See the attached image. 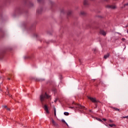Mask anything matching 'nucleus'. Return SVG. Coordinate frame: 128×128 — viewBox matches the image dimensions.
Returning a JSON list of instances; mask_svg holds the SVG:
<instances>
[{
	"label": "nucleus",
	"instance_id": "nucleus-16",
	"mask_svg": "<svg viewBox=\"0 0 128 128\" xmlns=\"http://www.w3.org/2000/svg\"><path fill=\"white\" fill-rule=\"evenodd\" d=\"M62 122H64V124H66V120H64V119L62 120Z\"/></svg>",
	"mask_w": 128,
	"mask_h": 128
},
{
	"label": "nucleus",
	"instance_id": "nucleus-36",
	"mask_svg": "<svg viewBox=\"0 0 128 128\" xmlns=\"http://www.w3.org/2000/svg\"><path fill=\"white\" fill-rule=\"evenodd\" d=\"M96 106H97V105H96Z\"/></svg>",
	"mask_w": 128,
	"mask_h": 128
},
{
	"label": "nucleus",
	"instance_id": "nucleus-4",
	"mask_svg": "<svg viewBox=\"0 0 128 128\" xmlns=\"http://www.w3.org/2000/svg\"><path fill=\"white\" fill-rule=\"evenodd\" d=\"M106 8H111L112 10H114V8H116V6H114L112 5H107L106 6Z\"/></svg>",
	"mask_w": 128,
	"mask_h": 128
},
{
	"label": "nucleus",
	"instance_id": "nucleus-1",
	"mask_svg": "<svg viewBox=\"0 0 128 128\" xmlns=\"http://www.w3.org/2000/svg\"><path fill=\"white\" fill-rule=\"evenodd\" d=\"M50 96H48L46 93L42 94L40 95V100L42 104H44V102L46 100V98H50Z\"/></svg>",
	"mask_w": 128,
	"mask_h": 128
},
{
	"label": "nucleus",
	"instance_id": "nucleus-14",
	"mask_svg": "<svg viewBox=\"0 0 128 128\" xmlns=\"http://www.w3.org/2000/svg\"><path fill=\"white\" fill-rule=\"evenodd\" d=\"M58 100V98H56L54 100V102H56Z\"/></svg>",
	"mask_w": 128,
	"mask_h": 128
},
{
	"label": "nucleus",
	"instance_id": "nucleus-5",
	"mask_svg": "<svg viewBox=\"0 0 128 128\" xmlns=\"http://www.w3.org/2000/svg\"><path fill=\"white\" fill-rule=\"evenodd\" d=\"M37 14H40L42 12V8H39L36 10Z\"/></svg>",
	"mask_w": 128,
	"mask_h": 128
},
{
	"label": "nucleus",
	"instance_id": "nucleus-25",
	"mask_svg": "<svg viewBox=\"0 0 128 128\" xmlns=\"http://www.w3.org/2000/svg\"><path fill=\"white\" fill-rule=\"evenodd\" d=\"M109 122H114V121H112V120H109Z\"/></svg>",
	"mask_w": 128,
	"mask_h": 128
},
{
	"label": "nucleus",
	"instance_id": "nucleus-31",
	"mask_svg": "<svg viewBox=\"0 0 128 128\" xmlns=\"http://www.w3.org/2000/svg\"><path fill=\"white\" fill-rule=\"evenodd\" d=\"M28 57H26V56H24V59H26V58Z\"/></svg>",
	"mask_w": 128,
	"mask_h": 128
},
{
	"label": "nucleus",
	"instance_id": "nucleus-32",
	"mask_svg": "<svg viewBox=\"0 0 128 128\" xmlns=\"http://www.w3.org/2000/svg\"><path fill=\"white\" fill-rule=\"evenodd\" d=\"M117 34H122L120 33L117 32Z\"/></svg>",
	"mask_w": 128,
	"mask_h": 128
},
{
	"label": "nucleus",
	"instance_id": "nucleus-18",
	"mask_svg": "<svg viewBox=\"0 0 128 128\" xmlns=\"http://www.w3.org/2000/svg\"><path fill=\"white\" fill-rule=\"evenodd\" d=\"M2 108H8V106H3Z\"/></svg>",
	"mask_w": 128,
	"mask_h": 128
},
{
	"label": "nucleus",
	"instance_id": "nucleus-23",
	"mask_svg": "<svg viewBox=\"0 0 128 128\" xmlns=\"http://www.w3.org/2000/svg\"><path fill=\"white\" fill-rule=\"evenodd\" d=\"M34 6V4H32V3H30V6Z\"/></svg>",
	"mask_w": 128,
	"mask_h": 128
},
{
	"label": "nucleus",
	"instance_id": "nucleus-11",
	"mask_svg": "<svg viewBox=\"0 0 128 128\" xmlns=\"http://www.w3.org/2000/svg\"><path fill=\"white\" fill-rule=\"evenodd\" d=\"M54 116H56V107H54Z\"/></svg>",
	"mask_w": 128,
	"mask_h": 128
},
{
	"label": "nucleus",
	"instance_id": "nucleus-10",
	"mask_svg": "<svg viewBox=\"0 0 128 128\" xmlns=\"http://www.w3.org/2000/svg\"><path fill=\"white\" fill-rule=\"evenodd\" d=\"M108 56H110V54H106L104 56V58H105V60H106V58H108Z\"/></svg>",
	"mask_w": 128,
	"mask_h": 128
},
{
	"label": "nucleus",
	"instance_id": "nucleus-38",
	"mask_svg": "<svg viewBox=\"0 0 128 128\" xmlns=\"http://www.w3.org/2000/svg\"><path fill=\"white\" fill-rule=\"evenodd\" d=\"M8 80H10V78H8Z\"/></svg>",
	"mask_w": 128,
	"mask_h": 128
},
{
	"label": "nucleus",
	"instance_id": "nucleus-3",
	"mask_svg": "<svg viewBox=\"0 0 128 128\" xmlns=\"http://www.w3.org/2000/svg\"><path fill=\"white\" fill-rule=\"evenodd\" d=\"M88 98L92 102H94V104H98V100H96V98H94L92 97L88 96Z\"/></svg>",
	"mask_w": 128,
	"mask_h": 128
},
{
	"label": "nucleus",
	"instance_id": "nucleus-34",
	"mask_svg": "<svg viewBox=\"0 0 128 128\" xmlns=\"http://www.w3.org/2000/svg\"><path fill=\"white\" fill-rule=\"evenodd\" d=\"M128 25H127V26H126V28H128Z\"/></svg>",
	"mask_w": 128,
	"mask_h": 128
},
{
	"label": "nucleus",
	"instance_id": "nucleus-29",
	"mask_svg": "<svg viewBox=\"0 0 128 128\" xmlns=\"http://www.w3.org/2000/svg\"><path fill=\"white\" fill-rule=\"evenodd\" d=\"M124 6H128V2L126 3V4H124Z\"/></svg>",
	"mask_w": 128,
	"mask_h": 128
},
{
	"label": "nucleus",
	"instance_id": "nucleus-7",
	"mask_svg": "<svg viewBox=\"0 0 128 128\" xmlns=\"http://www.w3.org/2000/svg\"><path fill=\"white\" fill-rule=\"evenodd\" d=\"M52 124L54 125L55 126H58V124L55 122L54 120V119H52Z\"/></svg>",
	"mask_w": 128,
	"mask_h": 128
},
{
	"label": "nucleus",
	"instance_id": "nucleus-33",
	"mask_svg": "<svg viewBox=\"0 0 128 128\" xmlns=\"http://www.w3.org/2000/svg\"><path fill=\"white\" fill-rule=\"evenodd\" d=\"M0 60H2V56H0Z\"/></svg>",
	"mask_w": 128,
	"mask_h": 128
},
{
	"label": "nucleus",
	"instance_id": "nucleus-35",
	"mask_svg": "<svg viewBox=\"0 0 128 128\" xmlns=\"http://www.w3.org/2000/svg\"><path fill=\"white\" fill-rule=\"evenodd\" d=\"M106 0V2H108V0Z\"/></svg>",
	"mask_w": 128,
	"mask_h": 128
},
{
	"label": "nucleus",
	"instance_id": "nucleus-15",
	"mask_svg": "<svg viewBox=\"0 0 128 128\" xmlns=\"http://www.w3.org/2000/svg\"><path fill=\"white\" fill-rule=\"evenodd\" d=\"M7 92H8V93H6V94H8V96H12V95H10V94H9L8 91L7 90Z\"/></svg>",
	"mask_w": 128,
	"mask_h": 128
},
{
	"label": "nucleus",
	"instance_id": "nucleus-21",
	"mask_svg": "<svg viewBox=\"0 0 128 128\" xmlns=\"http://www.w3.org/2000/svg\"><path fill=\"white\" fill-rule=\"evenodd\" d=\"M97 120H98L99 122H102V120H100V118H98Z\"/></svg>",
	"mask_w": 128,
	"mask_h": 128
},
{
	"label": "nucleus",
	"instance_id": "nucleus-22",
	"mask_svg": "<svg viewBox=\"0 0 128 128\" xmlns=\"http://www.w3.org/2000/svg\"><path fill=\"white\" fill-rule=\"evenodd\" d=\"M122 42H124V40H126V38H122Z\"/></svg>",
	"mask_w": 128,
	"mask_h": 128
},
{
	"label": "nucleus",
	"instance_id": "nucleus-9",
	"mask_svg": "<svg viewBox=\"0 0 128 128\" xmlns=\"http://www.w3.org/2000/svg\"><path fill=\"white\" fill-rule=\"evenodd\" d=\"M84 6H88V0H84Z\"/></svg>",
	"mask_w": 128,
	"mask_h": 128
},
{
	"label": "nucleus",
	"instance_id": "nucleus-27",
	"mask_svg": "<svg viewBox=\"0 0 128 128\" xmlns=\"http://www.w3.org/2000/svg\"><path fill=\"white\" fill-rule=\"evenodd\" d=\"M7 110H10V109L9 108H7Z\"/></svg>",
	"mask_w": 128,
	"mask_h": 128
},
{
	"label": "nucleus",
	"instance_id": "nucleus-20",
	"mask_svg": "<svg viewBox=\"0 0 128 128\" xmlns=\"http://www.w3.org/2000/svg\"><path fill=\"white\" fill-rule=\"evenodd\" d=\"M114 110H118V111L120 110V109L117 108H114Z\"/></svg>",
	"mask_w": 128,
	"mask_h": 128
},
{
	"label": "nucleus",
	"instance_id": "nucleus-13",
	"mask_svg": "<svg viewBox=\"0 0 128 128\" xmlns=\"http://www.w3.org/2000/svg\"><path fill=\"white\" fill-rule=\"evenodd\" d=\"M64 116H68L70 114V113H68V112H64Z\"/></svg>",
	"mask_w": 128,
	"mask_h": 128
},
{
	"label": "nucleus",
	"instance_id": "nucleus-6",
	"mask_svg": "<svg viewBox=\"0 0 128 128\" xmlns=\"http://www.w3.org/2000/svg\"><path fill=\"white\" fill-rule=\"evenodd\" d=\"M44 109L45 110H46V112H47V114H50V112L48 111V106L46 105H44Z\"/></svg>",
	"mask_w": 128,
	"mask_h": 128
},
{
	"label": "nucleus",
	"instance_id": "nucleus-28",
	"mask_svg": "<svg viewBox=\"0 0 128 128\" xmlns=\"http://www.w3.org/2000/svg\"><path fill=\"white\" fill-rule=\"evenodd\" d=\"M81 14H84V12H81Z\"/></svg>",
	"mask_w": 128,
	"mask_h": 128
},
{
	"label": "nucleus",
	"instance_id": "nucleus-24",
	"mask_svg": "<svg viewBox=\"0 0 128 128\" xmlns=\"http://www.w3.org/2000/svg\"><path fill=\"white\" fill-rule=\"evenodd\" d=\"M42 0H38V2H40Z\"/></svg>",
	"mask_w": 128,
	"mask_h": 128
},
{
	"label": "nucleus",
	"instance_id": "nucleus-37",
	"mask_svg": "<svg viewBox=\"0 0 128 128\" xmlns=\"http://www.w3.org/2000/svg\"><path fill=\"white\" fill-rule=\"evenodd\" d=\"M90 112H92V110H90Z\"/></svg>",
	"mask_w": 128,
	"mask_h": 128
},
{
	"label": "nucleus",
	"instance_id": "nucleus-2",
	"mask_svg": "<svg viewBox=\"0 0 128 128\" xmlns=\"http://www.w3.org/2000/svg\"><path fill=\"white\" fill-rule=\"evenodd\" d=\"M70 108H72V109L76 108V110H84L86 108H84V106H82L80 104H75L74 106H70Z\"/></svg>",
	"mask_w": 128,
	"mask_h": 128
},
{
	"label": "nucleus",
	"instance_id": "nucleus-19",
	"mask_svg": "<svg viewBox=\"0 0 128 128\" xmlns=\"http://www.w3.org/2000/svg\"><path fill=\"white\" fill-rule=\"evenodd\" d=\"M123 118H128V116H125L122 117Z\"/></svg>",
	"mask_w": 128,
	"mask_h": 128
},
{
	"label": "nucleus",
	"instance_id": "nucleus-26",
	"mask_svg": "<svg viewBox=\"0 0 128 128\" xmlns=\"http://www.w3.org/2000/svg\"><path fill=\"white\" fill-rule=\"evenodd\" d=\"M102 120L106 121V118H102Z\"/></svg>",
	"mask_w": 128,
	"mask_h": 128
},
{
	"label": "nucleus",
	"instance_id": "nucleus-17",
	"mask_svg": "<svg viewBox=\"0 0 128 128\" xmlns=\"http://www.w3.org/2000/svg\"><path fill=\"white\" fill-rule=\"evenodd\" d=\"M71 14H72V12L70 11L69 12H68V16H70Z\"/></svg>",
	"mask_w": 128,
	"mask_h": 128
},
{
	"label": "nucleus",
	"instance_id": "nucleus-12",
	"mask_svg": "<svg viewBox=\"0 0 128 128\" xmlns=\"http://www.w3.org/2000/svg\"><path fill=\"white\" fill-rule=\"evenodd\" d=\"M116 124H109V126H110V128H112V126H116Z\"/></svg>",
	"mask_w": 128,
	"mask_h": 128
},
{
	"label": "nucleus",
	"instance_id": "nucleus-30",
	"mask_svg": "<svg viewBox=\"0 0 128 128\" xmlns=\"http://www.w3.org/2000/svg\"><path fill=\"white\" fill-rule=\"evenodd\" d=\"M66 124V126H68V123L66 122V123H65Z\"/></svg>",
	"mask_w": 128,
	"mask_h": 128
},
{
	"label": "nucleus",
	"instance_id": "nucleus-8",
	"mask_svg": "<svg viewBox=\"0 0 128 128\" xmlns=\"http://www.w3.org/2000/svg\"><path fill=\"white\" fill-rule=\"evenodd\" d=\"M100 34L102 36H106V32H104V30H101L100 31Z\"/></svg>",
	"mask_w": 128,
	"mask_h": 128
}]
</instances>
